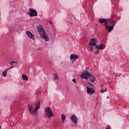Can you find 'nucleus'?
I'll return each mask as SVG.
<instances>
[{
    "label": "nucleus",
    "mask_w": 129,
    "mask_h": 129,
    "mask_svg": "<svg viewBox=\"0 0 129 129\" xmlns=\"http://www.w3.org/2000/svg\"><path fill=\"white\" fill-rule=\"evenodd\" d=\"M99 22L100 23V24H103V23H105V28L106 29V30L108 31L109 33H110L111 31L113 30L114 25L116 24V22L110 19L108 20L105 18L100 19L99 20Z\"/></svg>",
    "instance_id": "1"
},
{
    "label": "nucleus",
    "mask_w": 129,
    "mask_h": 129,
    "mask_svg": "<svg viewBox=\"0 0 129 129\" xmlns=\"http://www.w3.org/2000/svg\"><path fill=\"white\" fill-rule=\"evenodd\" d=\"M37 30L39 35H40L41 37L46 42L49 41V37H48V34L45 32L44 28L41 26H39L37 27Z\"/></svg>",
    "instance_id": "2"
},
{
    "label": "nucleus",
    "mask_w": 129,
    "mask_h": 129,
    "mask_svg": "<svg viewBox=\"0 0 129 129\" xmlns=\"http://www.w3.org/2000/svg\"><path fill=\"white\" fill-rule=\"evenodd\" d=\"M87 87V92L88 94H90V95H91V94H93V93H95V91L94 90V89H93V85L92 84L90 83H88L86 85Z\"/></svg>",
    "instance_id": "3"
},
{
    "label": "nucleus",
    "mask_w": 129,
    "mask_h": 129,
    "mask_svg": "<svg viewBox=\"0 0 129 129\" xmlns=\"http://www.w3.org/2000/svg\"><path fill=\"white\" fill-rule=\"evenodd\" d=\"M45 112H46V116L48 118H50L52 116H54L53 112H52V110H51V108L49 107H46L45 108Z\"/></svg>",
    "instance_id": "4"
},
{
    "label": "nucleus",
    "mask_w": 129,
    "mask_h": 129,
    "mask_svg": "<svg viewBox=\"0 0 129 129\" xmlns=\"http://www.w3.org/2000/svg\"><path fill=\"white\" fill-rule=\"evenodd\" d=\"M35 104L36 107L33 110V114H34V115H38V114H39V112H38L37 111L38 110V109H40V107L41 106V101H38L36 102Z\"/></svg>",
    "instance_id": "5"
},
{
    "label": "nucleus",
    "mask_w": 129,
    "mask_h": 129,
    "mask_svg": "<svg viewBox=\"0 0 129 129\" xmlns=\"http://www.w3.org/2000/svg\"><path fill=\"white\" fill-rule=\"evenodd\" d=\"M89 48H91V49H89V51H92V52H94L95 54H98V53H99V45L89 46Z\"/></svg>",
    "instance_id": "6"
},
{
    "label": "nucleus",
    "mask_w": 129,
    "mask_h": 129,
    "mask_svg": "<svg viewBox=\"0 0 129 129\" xmlns=\"http://www.w3.org/2000/svg\"><path fill=\"white\" fill-rule=\"evenodd\" d=\"M91 75V74L89 73L88 71H87V69H86L81 75V78H84V79H88Z\"/></svg>",
    "instance_id": "7"
},
{
    "label": "nucleus",
    "mask_w": 129,
    "mask_h": 129,
    "mask_svg": "<svg viewBox=\"0 0 129 129\" xmlns=\"http://www.w3.org/2000/svg\"><path fill=\"white\" fill-rule=\"evenodd\" d=\"M28 14L30 17H36L37 16L38 13L37 11L33 9L30 8L29 9Z\"/></svg>",
    "instance_id": "8"
},
{
    "label": "nucleus",
    "mask_w": 129,
    "mask_h": 129,
    "mask_svg": "<svg viewBox=\"0 0 129 129\" xmlns=\"http://www.w3.org/2000/svg\"><path fill=\"white\" fill-rule=\"evenodd\" d=\"M71 119L72 122H73V123H76V124L78 123V118H77V116H76L75 114L72 115Z\"/></svg>",
    "instance_id": "9"
},
{
    "label": "nucleus",
    "mask_w": 129,
    "mask_h": 129,
    "mask_svg": "<svg viewBox=\"0 0 129 129\" xmlns=\"http://www.w3.org/2000/svg\"><path fill=\"white\" fill-rule=\"evenodd\" d=\"M97 40L96 39H92L89 42V46H97Z\"/></svg>",
    "instance_id": "10"
},
{
    "label": "nucleus",
    "mask_w": 129,
    "mask_h": 129,
    "mask_svg": "<svg viewBox=\"0 0 129 129\" xmlns=\"http://www.w3.org/2000/svg\"><path fill=\"white\" fill-rule=\"evenodd\" d=\"M26 34L27 35L28 38L30 39H32V40H35V35L32 34L30 31H26Z\"/></svg>",
    "instance_id": "11"
},
{
    "label": "nucleus",
    "mask_w": 129,
    "mask_h": 129,
    "mask_svg": "<svg viewBox=\"0 0 129 129\" xmlns=\"http://www.w3.org/2000/svg\"><path fill=\"white\" fill-rule=\"evenodd\" d=\"M79 56L77 55V54H71L70 56V59L71 60H77L78 59Z\"/></svg>",
    "instance_id": "12"
},
{
    "label": "nucleus",
    "mask_w": 129,
    "mask_h": 129,
    "mask_svg": "<svg viewBox=\"0 0 129 129\" xmlns=\"http://www.w3.org/2000/svg\"><path fill=\"white\" fill-rule=\"evenodd\" d=\"M28 110H29V112L31 113V114H33L34 113V107L33 105H28Z\"/></svg>",
    "instance_id": "13"
},
{
    "label": "nucleus",
    "mask_w": 129,
    "mask_h": 129,
    "mask_svg": "<svg viewBox=\"0 0 129 129\" xmlns=\"http://www.w3.org/2000/svg\"><path fill=\"white\" fill-rule=\"evenodd\" d=\"M89 77L91 82H95V78H94V76L93 75L91 74Z\"/></svg>",
    "instance_id": "14"
},
{
    "label": "nucleus",
    "mask_w": 129,
    "mask_h": 129,
    "mask_svg": "<svg viewBox=\"0 0 129 129\" xmlns=\"http://www.w3.org/2000/svg\"><path fill=\"white\" fill-rule=\"evenodd\" d=\"M22 78L23 80H25V81H28V80H29V78L25 74L22 75Z\"/></svg>",
    "instance_id": "15"
},
{
    "label": "nucleus",
    "mask_w": 129,
    "mask_h": 129,
    "mask_svg": "<svg viewBox=\"0 0 129 129\" xmlns=\"http://www.w3.org/2000/svg\"><path fill=\"white\" fill-rule=\"evenodd\" d=\"M105 45L104 44H100V46H99V50L100 49V50H104L105 49Z\"/></svg>",
    "instance_id": "16"
},
{
    "label": "nucleus",
    "mask_w": 129,
    "mask_h": 129,
    "mask_svg": "<svg viewBox=\"0 0 129 129\" xmlns=\"http://www.w3.org/2000/svg\"><path fill=\"white\" fill-rule=\"evenodd\" d=\"M53 79L54 80H56V82H58V81H59V78L58 77V75H57V74H54L53 75Z\"/></svg>",
    "instance_id": "17"
},
{
    "label": "nucleus",
    "mask_w": 129,
    "mask_h": 129,
    "mask_svg": "<svg viewBox=\"0 0 129 129\" xmlns=\"http://www.w3.org/2000/svg\"><path fill=\"white\" fill-rule=\"evenodd\" d=\"M8 71H7V70H5L3 71V73H2V76L3 77H7V72Z\"/></svg>",
    "instance_id": "18"
},
{
    "label": "nucleus",
    "mask_w": 129,
    "mask_h": 129,
    "mask_svg": "<svg viewBox=\"0 0 129 129\" xmlns=\"http://www.w3.org/2000/svg\"><path fill=\"white\" fill-rule=\"evenodd\" d=\"M61 120H62V121H64L65 119H66V116H65V115H64L63 114H62L61 115Z\"/></svg>",
    "instance_id": "19"
},
{
    "label": "nucleus",
    "mask_w": 129,
    "mask_h": 129,
    "mask_svg": "<svg viewBox=\"0 0 129 129\" xmlns=\"http://www.w3.org/2000/svg\"><path fill=\"white\" fill-rule=\"evenodd\" d=\"M100 91H101V93H103L104 92H106V88L102 89H101Z\"/></svg>",
    "instance_id": "20"
},
{
    "label": "nucleus",
    "mask_w": 129,
    "mask_h": 129,
    "mask_svg": "<svg viewBox=\"0 0 129 129\" xmlns=\"http://www.w3.org/2000/svg\"><path fill=\"white\" fill-rule=\"evenodd\" d=\"M106 129H111V127H110V125H108L106 127Z\"/></svg>",
    "instance_id": "21"
},
{
    "label": "nucleus",
    "mask_w": 129,
    "mask_h": 129,
    "mask_svg": "<svg viewBox=\"0 0 129 129\" xmlns=\"http://www.w3.org/2000/svg\"><path fill=\"white\" fill-rule=\"evenodd\" d=\"M14 63H17V62H16V61H12V62H10V64H11V65H13V64H14Z\"/></svg>",
    "instance_id": "22"
},
{
    "label": "nucleus",
    "mask_w": 129,
    "mask_h": 129,
    "mask_svg": "<svg viewBox=\"0 0 129 129\" xmlns=\"http://www.w3.org/2000/svg\"><path fill=\"white\" fill-rule=\"evenodd\" d=\"M72 64H73L74 63V62L76 61V60H74V59H72Z\"/></svg>",
    "instance_id": "23"
},
{
    "label": "nucleus",
    "mask_w": 129,
    "mask_h": 129,
    "mask_svg": "<svg viewBox=\"0 0 129 129\" xmlns=\"http://www.w3.org/2000/svg\"><path fill=\"white\" fill-rule=\"evenodd\" d=\"M14 68V66H13L12 67L9 68L8 69H7V71H8V70H10V69H12V68Z\"/></svg>",
    "instance_id": "24"
},
{
    "label": "nucleus",
    "mask_w": 129,
    "mask_h": 129,
    "mask_svg": "<svg viewBox=\"0 0 129 129\" xmlns=\"http://www.w3.org/2000/svg\"><path fill=\"white\" fill-rule=\"evenodd\" d=\"M73 82H74V83H76V80H75V79H74L73 80Z\"/></svg>",
    "instance_id": "25"
},
{
    "label": "nucleus",
    "mask_w": 129,
    "mask_h": 129,
    "mask_svg": "<svg viewBox=\"0 0 129 129\" xmlns=\"http://www.w3.org/2000/svg\"><path fill=\"white\" fill-rule=\"evenodd\" d=\"M102 86H103V85H102L101 86V88H102Z\"/></svg>",
    "instance_id": "26"
},
{
    "label": "nucleus",
    "mask_w": 129,
    "mask_h": 129,
    "mask_svg": "<svg viewBox=\"0 0 129 129\" xmlns=\"http://www.w3.org/2000/svg\"><path fill=\"white\" fill-rule=\"evenodd\" d=\"M107 98H109V96H107Z\"/></svg>",
    "instance_id": "27"
},
{
    "label": "nucleus",
    "mask_w": 129,
    "mask_h": 129,
    "mask_svg": "<svg viewBox=\"0 0 129 129\" xmlns=\"http://www.w3.org/2000/svg\"><path fill=\"white\" fill-rule=\"evenodd\" d=\"M0 129H1V127H0Z\"/></svg>",
    "instance_id": "28"
}]
</instances>
